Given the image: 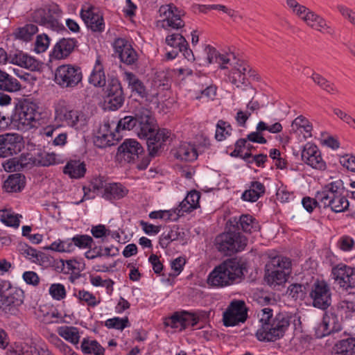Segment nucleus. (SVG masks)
I'll return each instance as SVG.
<instances>
[{
    "instance_id": "nucleus-11",
    "label": "nucleus",
    "mask_w": 355,
    "mask_h": 355,
    "mask_svg": "<svg viewBox=\"0 0 355 355\" xmlns=\"http://www.w3.org/2000/svg\"><path fill=\"white\" fill-rule=\"evenodd\" d=\"M147 154L141 145L134 139H125L117 149L116 156L128 163H133L136 166Z\"/></svg>"
},
{
    "instance_id": "nucleus-35",
    "label": "nucleus",
    "mask_w": 355,
    "mask_h": 355,
    "mask_svg": "<svg viewBox=\"0 0 355 355\" xmlns=\"http://www.w3.org/2000/svg\"><path fill=\"white\" fill-rule=\"evenodd\" d=\"M63 173L71 178L78 179L83 178L86 173V165L79 160H71L64 167Z\"/></svg>"
},
{
    "instance_id": "nucleus-62",
    "label": "nucleus",
    "mask_w": 355,
    "mask_h": 355,
    "mask_svg": "<svg viewBox=\"0 0 355 355\" xmlns=\"http://www.w3.org/2000/svg\"><path fill=\"white\" fill-rule=\"evenodd\" d=\"M18 159L20 164H21L22 170L36 166L35 157H33L31 153H22L18 157Z\"/></svg>"
},
{
    "instance_id": "nucleus-36",
    "label": "nucleus",
    "mask_w": 355,
    "mask_h": 355,
    "mask_svg": "<svg viewBox=\"0 0 355 355\" xmlns=\"http://www.w3.org/2000/svg\"><path fill=\"white\" fill-rule=\"evenodd\" d=\"M174 155L177 159L185 162L196 160L198 155L196 148L187 143L181 144Z\"/></svg>"
},
{
    "instance_id": "nucleus-42",
    "label": "nucleus",
    "mask_w": 355,
    "mask_h": 355,
    "mask_svg": "<svg viewBox=\"0 0 355 355\" xmlns=\"http://www.w3.org/2000/svg\"><path fill=\"white\" fill-rule=\"evenodd\" d=\"M69 239V243L72 245L73 251L75 250V247H78L80 249L89 248L94 243L93 238L87 234H76Z\"/></svg>"
},
{
    "instance_id": "nucleus-54",
    "label": "nucleus",
    "mask_w": 355,
    "mask_h": 355,
    "mask_svg": "<svg viewBox=\"0 0 355 355\" xmlns=\"http://www.w3.org/2000/svg\"><path fill=\"white\" fill-rule=\"evenodd\" d=\"M50 38L46 34L38 35L35 43V51L40 53L44 52L50 44Z\"/></svg>"
},
{
    "instance_id": "nucleus-10",
    "label": "nucleus",
    "mask_w": 355,
    "mask_h": 355,
    "mask_svg": "<svg viewBox=\"0 0 355 355\" xmlns=\"http://www.w3.org/2000/svg\"><path fill=\"white\" fill-rule=\"evenodd\" d=\"M233 60V58H232ZM230 70L228 71V80L236 87L243 86L248 87V80L245 78V72H248L250 77L259 80V77L255 71L250 69V66L244 60L236 58L235 61H231L227 64ZM224 74L227 75V70H224Z\"/></svg>"
},
{
    "instance_id": "nucleus-7",
    "label": "nucleus",
    "mask_w": 355,
    "mask_h": 355,
    "mask_svg": "<svg viewBox=\"0 0 355 355\" xmlns=\"http://www.w3.org/2000/svg\"><path fill=\"white\" fill-rule=\"evenodd\" d=\"M62 11L57 4L46 6L36 9L31 14V20L53 31H67L60 22Z\"/></svg>"
},
{
    "instance_id": "nucleus-19",
    "label": "nucleus",
    "mask_w": 355,
    "mask_h": 355,
    "mask_svg": "<svg viewBox=\"0 0 355 355\" xmlns=\"http://www.w3.org/2000/svg\"><path fill=\"white\" fill-rule=\"evenodd\" d=\"M134 116L139 128L137 132L138 136L141 135L146 136V132L150 133L152 128L157 127L154 114L149 109L141 107L135 111Z\"/></svg>"
},
{
    "instance_id": "nucleus-22",
    "label": "nucleus",
    "mask_w": 355,
    "mask_h": 355,
    "mask_svg": "<svg viewBox=\"0 0 355 355\" xmlns=\"http://www.w3.org/2000/svg\"><path fill=\"white\" fill-rule=\"evenodd\" d=\"M116 135L110 131V125L109 122H105L99 128L97 135L94 137V144L98 148H104L107 146L114 145V140L119 141V138L115 139Z\"/></svg>"
},
{
    "instance_id": "nucleus-26",
    "label": "nucleus",
    "mask_w": 355,
    "mask_h": 355,
    "mask_svg": "<svg viewBox=\"0 0 355 355\" xmlns=\"http://www.w3.org/2000/svg\"><path fill=\"white\" fill-rule=\"evenodd\" d=\"M340 310L331 309L329 311H326L323 315L322 324L327 334L338 332L342 329L340 323L341 314H339Z\"/></svg>"
},
{
    "instance_id": "nucleus-4",
    "label": "nucleus",
    "mask_w": 355,
    "mask_h": 355,
    "mask_svg": "<svg viewBox=\"0 0 355 355\" xmlns=\"http://www.w3.org/2000/svg\"><path fill=\"white\" fill-rule=\"evenodd\" d=\"M344 192L343 181L337 180L323 186L318 198L324 209L330 208L335 213L344 212L348 210L349 206Z\"/></svg>"
},
{
    "instance_id": "nucleus-56",
    "label": "nucleus",
    "mask_w": 355,
    "mask_h": 355,
    "mask_svg": "<svg viewBox=\"0 0 355 355\" xmlns=\"http://www.w3.org/2000/svg\"><path fill=\"white\" fill-rule=\"evenodd\" d=\"M223 325L225 327H234L241 323L239 317L233 312L226 309L223 313Z\"/></svg>"
},
{
    "instance_id": "nucleus-14",
    "label": "nucleus",
    "mask_w": 355,
    "mask_h": 355,
    "mask_svg": "<svg viewBox=\"0 0 355 355\" xmlns=\"http://www.w3.org/2000/svg\"><path fill=\"white\" fill-rule=\"evenodd\" d=\"M24 148V139L17 133L0 135V157L17 155Z\"/></svg>"
},
{
    "instance_id": "nucleus-52",
    "label": "nucleus",
    "mask_w": 355,
    "mask_h": 355,
    "mask_svg": "<svg viewBox=\"0 0 355 355\" xmlns=\"http://www.w3.org/2000/svg\"><path fill=\"white\" fill-rule=\"evenodd\" d=\"M137 124L135 116H126L118 121L115 130L117 132H119L120 130H132Z\"/></svg>"
},
{
    "instance_id": "nucleus-43",
    "label": "nucleus",
    "mask_w": 355,
    "mask_h": 355,
    "mask_svg": "<svg viewBox=\"0 0 355 355\" xmlns=\"http://www.w3.org/2000/svg\"><path fill=\"white\" fill-rule=\"evenodd\" d=\"M227 310L234 313L243 323L248 318V309L246 304L243 300H234L228 306Z\"/></svg>"
},
{
    "instance_id": "nucleus-21",
    "label": "nucleus",
    "mask_w": 355,
    "mask_h": 355,
    "mask_svg": "<svg viewBox=\"0 0 355 355\" xmlns=\"http://www.w3.org/2000/svg\"><path fill=\"white\" fill-rule=\"evenodd\" d=\"M77 44L74 38H62L55 44L50 56L56 60L65 59L73 51Z\"/></svg>"
},
{
    "instance_id": "nucleus-1",
    "label": "nucleus",
    "mask_w": 355,
    "mask_h": 355,
    "mask_svg": "<svg viewBox=\"0 0 355 355\" xmlns=\"http://www.w3.org/2000/svg\"><path fill=\"white\" fill-rule=\"evenodd\" d=\"M261 313V326L255 334L257 339L261 342H275L282 338L290 326L291 318L282 312L274 316L273 310L269 307L263 309Z\"/></svg>"
},
{
    "instance_id": "nucleus-20",
    "label": "nucleus",
    "mask_w": 355,
    "mask_h": 355,
    "mask_svg": "<svg viewBox=\"0 0 355 355\" xmlns=\"http://www.w3.org/2000/svg\"><path fill=\"white\" fill-rule=\"evenodd\" d=\"M80 17L87 28L94 32H102L105 28L103 17L96 11L94 6L83 8L80 11Z\"/></svg>"
},
{
    "instance_id": "nucleus-61",
    "label": "nucleus",
    "mask_w": 355,
    "mask_h": 355,
    "mask_svg": "<svg viewBox=\"0 0 355 355\" xmlns=\"http://www.w3.org/2000/svg\"><path fill=\"white\" fill-rule=\"evenodd\" d=\"M3 167L4 170L8 172L23 171L21 164H20L18 157H13L6 160L3 163Z\"/></svg>"
},
{
    "instance_id": "nucleus-59",
    "label": "nucleus",
    "mask_w": 355,
    "mask_h": 355,
    "mask_svg": "<svg viewBox=\"0 0 355 355\" xmlns=\"http://www.w3.org/2000/svg\"><path fill=\"white\" fill-rule=\"evenodd\" d=\"M112 46L115 53H117L119 56L120 54H122L123 51L128 50V48H130L132 45L128 40H125V38L119 37L114 41Z\"/></svg>"
},
{
    "instance_id": "nucleus-44",
    "label": "nucleus",
    "mask_w": 355,
    "mask_h": 355,
    "mask_svg": "<svg viewBox=\"0 0 355 355\" xmlns=\"http://www.w3.org/2000/svg\"><path fill=\"white\" fill-rule=\"evenodd\" d=\"M36 166H49L56 164V155L53 153H49L46 151L40 150L35 155Z\"/></svg>"
},
{
    "instance_id": "nucleus-60",
    "label": "nucleus",
    "mask_w": 355,
    "mask_h": 355,
    "mask_svg": "<svg viewBox=\"0 0 355 355\" xmlns=\"http://www.w3.org/2000/svg\"><path fill=\"white\" fill-rule=\"evenodd\" d=\"M355 245L354 239L347 235L341 236L338 241L339 248L345 252L351 251Z\"/></svg>"
},
{
    "instance_id": "nucleus-34",
    "label": "nucleus",
    "mask_w": 355,
    "mask_h": 355,
    "mask_svg": "<svg viewBox=\"0 0 355 355\" xmlns=\"http://www.w3.org/2000/svg\"><path fill=\"white\" fill-rule=\"evenodd\" d=\"M108 185L107 183L106 178L105 176L99 175L98 177L93 178L90 181L89 187H83V189L84 191V196L83 198L78 201L75 202L76 205H79L85 200V196L87 195L88 192L92 191L96 193L97 195L101 196V192H103V190Z\"/></svg>"
},
{
    "instance_id": "nucleus-29",
    "label": "nucleus",
    "mask_w": 355,
    "mask_h": 355,
    "mask_svg": "<svg viewBox=\"0 0 355 355\" xmlns=\"http://www.w3.org/2000/svg\"><path fill=\"white\" fill-rule=\"evenodd\" d=\"M107 94L103 98V108L114 111L120 108L124 102L123 90H107Z\"/></svg>"
},
{
    "instance_id": "nucleus-5",
    "label": "nucleus",
    "mask_w": 355,
    "mask_h": 355,
    "mask_svg": "<svg viewBox=\"0 0 355 355\" xmlns=\"http://www.w3.org/2000/svg\"><path fill=\"white\" fill-rule=\"evenodd\" d=\"M15 109L12 115L14 129L27 131L35 126L40 119L38 107L28 99L21 97L15 99Z\"/></svg>"
},
{
    "instance_id": "nucleus-30",
    "label": "nucleus",
    "mask_w": 355,
    "mask_h": 355,
    "mask_svg": "<svg viewBox=\"0 0 355 355\" xmlns=\"http://www.w3.org/2000/svg\"><path fill=\"white\" fill-rule=\"evenodd\" d=\"M130 98L140 104L153 103L158 105L159 103L157 90H131Z\"/></svg>"
},
{
    "instance_id": "nucleus-50",
    "label": "nucleus",
    "mask_w": 355,
    "mask_h": 355,
    "mask_svg": "<svg viewBox=\"0 0 355 355\" xmlns=\"http://www.w3.org/2000/svg\"><path fill=\"white\" fill-rule=\"evenodd\" d=\"M227 128H230V130H232V128L229 123L223 120H219L218 121L215 134V138L217 141H221L225 139L227 136L231 135L230 132Z\"/></svg>"
},
{
    "instance_id": "nucleus-40",
    "label": "nucleus",
    "mask_w": 355,
    "mask_h": 355,
    "mask_svg": "<svg viewBox=\"0 0 355 355\" xmlns=\"http://www.w3.org/2000/svg\"><path fill=\"white\" fill-rule=\"evenodd\" d=\"M334 355H355V338L340 340L336 345Z\"/></svg>"
},
{
    "instance_id": "nucleus-15",
    "label": "nucleus",
    "mask_w": 355,
    "mask_h": 355,
    "mask_svg": "<svg viewBox=\"0 0 355 355\" xmlns=\"http://www.w3.org/2000/svg\"><path fill=\"white\" fill-rule=\"evenodd\" d=\"M8 292L3 299H0V311L6 314L17 315L19 312V306L24 302V291L14 286Z\"/></svg>"
},
{
    "instance_id": "nucleus-2",
    "label": "nucleus",
    "mask_w": 355,
    "mask_h": 355,
    "mask_svg": "<svg viewBox=\"0 0 355 355\" xmlns=\"http://www.w3.org/2000/svg\"><path fill=\"white\" fill-rule=\"evenodd\" d=\"M244 263L236 258L227 259L209 272L207 283L210 287L224 288L240 283L245 277Z\"/></svg>"
},
{
    "instance_id": "nucleus-64",
    "label": "nucleus",
    "mask_w": 355,
    "mask_h": 355,
    "mask_svg": "<svg viewBox=\"0 0 355 355\" xmlns=\"http://www.w3.org/2000/svg\"><path fill=\"white\" fill-rule=\"evenodd\" d=\"M340 164L347 170L355 172V156L345 155L340 158Z\"/></svg>"
},
{
    "instance_id": "nucleus-9",
    "label": "nucleus",
    "mask_w": 355,
    "mask_h": 355,
    "mask_svg": "<svg viewBox=\"0 0 355 355\" xmlns=\"http://www.w3.org/2000/svg\"><path fill=\"white\" fill-rule=\"evenodd\" d=\"M309 297L313 307L326 311L331 304L332 293L329 284L324 280L316 279L309 290Z\"/></svg>"
},
{
    "instance_id": "nucleus-16",
    "label": "nucleus",
    "mask_w": 355,
    "mask_h": 355,
    "mask_svg": "<svg viewBox=\"0 0 355 355\" xmlns=\"http://www.w3.org/2000/svg\"><path fill=\"white\" fill-rule=\"evenodd\" d=\"M83 75L79 67L62 65L55 71V80L62 87H76L82 80Z\"/></svg>"
},
{
    "instance_id": "nucleus-32",
    "label": "nucleus",
    "mask_w": 355,
    "mask_h": 355,
    "mask_svg": "<svg viewBox=\"0 0 355 355\" xmlns=\"http://www.w3.org/2000/svg\"><path fill=\"white\" fill-rule=\"evenodd\" d=\"M25 176L21 173L10 175L3 183V189L6 192H20L26 185Z\"/></svg>"
},
{
    "instance_id": "nucleus-17",
    "label": "nucleus",
    "mask_w": 355,
    "mask_h": 355,
    "mask_svg": "<svg viewBox=\"0 0 355 355\" xmlns=\"http://www.w3.org/2000/svg\"><path fill=\"white\" fill-rule=\"evenodd\" d=\"M302 160L313 168L324 171L327 168L326 162L323 160L318 147L312 143H306L301 153Z\"/></svg>"
},
{
    "instance_id": "nucleus-13",
    "label": "nucleus",
    "mask_w": 355,
    "mask_h": 355,
    "mask_svg": "<svg viewBox=\"0 0 355 355\" xmlns=\"http://www.w3.org/2000/svg\"><path fill=\"white\" fill-rule=\"evenodd\" d=\"M199 316L196 313L187 311H175L173 315L166 318V326L173 329H179L182 331L189 327H195L199 322Z\"/></svg>"
},
{
    "instance_id": "nucleus-58",
    "label": "nucleus",
    "mask_w": 355,
    "mask_h": 355,
    "mask_svg": "<svg viewBox=\"0 0 355 355\" xmlns=\"http://www.w3.org/2000/svg\"><path fill=\"white\" fill-rule=\"evenodd\" d=\"M123 80L128 83V86L131 89H143L142 82L137 77L136 75L131 72H125Z\"/></svg>"
},
{
    "instance_id": "nucleus-24",
    "label": "nucleus",
    "mask_w": 355,
    "mask_h": 355,
    "mask_svg": "<svg viewBox=\"0 0 355 355\" xmlns=\"http://www.w3.org/2000/svg\"><path fill=\"white\" fill-rule=\"evenodd\" d=\"M8 62L31 71H34L38 67V62L35 59L19 50L10 51L8 53Z\"/></svg>"
},
{
    "instance_id": "nucleus-39",
    "label": "nucleus",
    "mask_w": 355,
    "mask_h": 355,
    "mask_svg": "<svg viewBox=\"0 0 355 355\" xmlns=\"http://www.w3.org/2000/svg\"><path fill=\"white\" fill-rule=\"evenodd\" d=\"M58 335L73 345H77L80 340L79 330L73 326H62L58 329Z\"/></svg>"
},
{
    "instance_id": "nucleus-63",
    "label": "nucleus",
    "mask_w": 355,
    "mask_h": 355,
    "mask_svg": "<svg viewBox=\"0 0 355 355\" xmlns=\"http://www.w3.org/2000/svg\"><path fill=\"white\" fill-rule=\"evenodd\" d=\"M91 233L94 238L100 239L110 236L111 231L107 229L105 225L99 224L92 227Z\"/></svg>"
},
{
    "instance_id": "nucleus-55",
    "label": "nucleus",
    "mask_w": 355,
    "mask_h": 355,
    "mask_svg": "<svg viewBox=\"0 0 355 355\" xmlns=\"http://www.w3.org/2000/svg\"><path fill=\"white\" fill-rule=\"evenodd\" d=\"M49 293L54 300H61L66 297V290L61 284H53L49 288Z\"/></svg>"
},
{
    "instance_id": "nucleus-37",
    "label": "nucleus",
    "mask_w": 355,
    "mask_h": 355,
    "mask_svg": "<svg viewBox=\"0 0 355 355\" xmlns=\"http://www.w3.org/2000/svg\"><path fill=\"white\" fill-rule=\"evenodd\" d=\"M80 349L85 355H104L105 349L96 340L84 338L81 342Z\"/></svg>"
},
{
    "instance_id": "nucleus-28",
    "label": "nucleus",
    "mask_w": 355,
    "mask_h": 355,
    "mask_svg": "<svg viewBox=\"0 0 355 355\" xmlns=\"http://www.w3.org/2000/svg\"><path fill=\"white\" fill-rule=\"evenodd\" d=\"M128 192L129 190L121 183H108L103 192H101V197L110 201L118 200L125 197Z\"/></svg>"
},
{
    "instance_id": "nucleus-51",
    "label": "nucleus",
    "mask_w": 355,
    "mask_h": 355,
    "mask_svg": "<svg viewBox=\"0 0 355 355\" xmlns=\"http://www.w3.org/2000/svg\"><path fill=\"white\" fill-rule=\"evenodd\" d=\"M320 193V190L318 191L315 194V198L309 196L304 197L302 200L303 207L309 212L312 213L315 208L321 209L322 205L318 200V195Z\"/></svg>"
},
{
    "instance_id": "nucleus-48",
    "label": "nucleus",
    "mask_w": 355,
    "mask_h": 355,
    "mask_svg": "<svg viewBox=\"0 0 355 355\" xmlns=\"http://www.w3.org/2000/svg\"><path fill=\"white\" fill-rule=\"evenodd\" d=\"M44 250H51L58 252H71L73 248L69 239L60 240L53 241L49 246L44 248Z\"/></svg>"
},
{
    "instance_id": "nucleus-18",
    "label": "nucleus",
    "mask_w": 355,
    "mask_h": 355,
    "mask_svg": "<svg viewBox=\"0 0 355 355\" xmlns=\"http://www.w3.org/2000/svg\"><path fill=\"white\" fill-rule=\"evenodd\" d=\"M227 224L236 232L242 230L248 234L259 232L261 230L259 221L253 216L248 214H241L239 218L236 216L232 217L228 220Z\"/></svg>"
},
{
    "instance_id": "nucleus-25",
    "label": "nucleus",
    "mask_w": 355,
    "mask_h": 355,
    "mask_svg": "<svg viewBox=\"0 0 355 355\" xmlns=\"http://www.w3.org/2000/svg\"><path fill=\"white\" fill-rule=\"evenodd\" d=\"M166 44L180 51L187 60H190L191 57L193 56L192 51L189 48L188 42L180 33L168 35L166 37Z\"/></svg>"
},
{
    "instance_id": "nucleus-12",
    "label": "nucleus",
    "mask_w": 355,
    "mask_h": 355,
    "mask_svg": "<svg viewBox=\"0 0 355 355\" xmlns=\"http://www.w3.org/2000/svg\"><path fill=\"white\" fill-rule=\"evenodd\" d=\"M159 13L162 18L159 22L161 23L163 28L179 29L184 26V21L182 19V17L184 16L185 12L175 5L171 3L160 6Z\"/></svg>"
},
{
    "instance_id": "nucleus-41",
    "label": "nucleus",
    "mask_w": 355,
    "mask_h": 355,
    "mask_svg": "<svg viewBox=\"0 0 355 355\" xmlns=\"http://www.w3.org/2000/svg\"><path fill=\"white\" fill-rule=\"evenodd\" d=\"M29 349H24V348L20 349H9L6 352V355H53L51 351L46 347H40L39 348L28 347Z\"/></svg>"
},
{
    "instance_id": "nucleus-49",
    "label": "nucleus",
    "mask_w": 355,
    "mask_h": 355,
    "mask_svg": "<svg viewBox=\"0 0 355 355\" xmlns=\"http://www.w3.org/2000/svg\"><path fill=\"white\" fill-rule=\"evenodd\" d=\"M0 89H20L19 81L0 70Z\"/></svg>"
},
{
    "instance_id": "nucleus-45",
    "label": "nucleus",
    "mask_w": 355,
    "mask_h": 355,
    "mask_svg": "<svg viewBox=\"0 0 355 355\" xmlns=\"http://www.w3.org/2000/svg\"><path fill=\"white\" fill-rule=\"evenodd\" d=\"M37 31L38 28L35 24H27L24 26L19 28L15 35L17 38L24 41H30Z\"/></svg>"
},
{
    "instance_id": "nucleus-33",
    "label": "nucleus",
    "mask_w": 355,
    "mask_h": 355,
    "mask_svg": "<svg viewBox=\"0 0 355 355\" xmlns=\"http://www.w3.org/2000/svg\"><path fill=\"white\" fill-rule=\"evenodd\" d=\"M354 268L344 263H338L331 270L333 279L344 289Z\"/></svg>"
},
{
    "instance_id": "nucleus-6",
    "label": "nucleus",
    "mask_w": 355,
    "mask_h": 355,
    "mask_svg": "<svg viewBox=\"0 0 355 355\" xmlns=\"http://www.w3.org/2000/svg\"><path fill=\"white\" fill-rule=\"evenodd\" d=\"M291 259L288 257L277 255L272 257L266 265L265 278L268 284L282 285L289 277L292 270Z\"/></svg>"
},
{
    "instance_id": "nucleus-8",
    "label": "nucleus",
    "mask_w": 355,
    "mask_h": 355,
    "mask_svg": "<svg viewBox=\"0 0 355 355\" xmlns=\"http://www.w3.org/2000/svg\"><path fill=\"white\" fill-rule=\"evenodd\" d=\"M248 243V239L240 232L232 230L229 225V230L216 236L215 245L216 249L226 256H231L245 249Z\"/></svg>"
},
{
    "instance_id": "nucleus-57",
    "label": "nucleus",
    "mask_w": 355,
    "mask_h": 355,
    "mask_svg": "<svg viewBox=\"0 0 355 355\" xmlns=\"http://www.w3.org/2000/svg\"><path fill=\"white\" fill-rule=\"evenodd\" d=\"M121 61L127 64H132L137 60V54L135 49L131 46L126 50L120 54L119 56Z\"/></svg>"
},
{
    "instance_id": "nucleus-31",
    "label": "nucleus",
    "mask_w": 355,
    "mask_h": 355,
    "mask_svg": "<svg viewBox=\"0 0 355 355\" xmlns=\"http://www.w3.org/2000/svg\"><path fill=\"white\" fill-rule=\"evenodd\" d=\"M200 193L196 190L189 191L184 199L180 202L179 211L191 213L200 207Z\"/></svg>"
},
{
    "instance_id": "nucleus-46",
    "label": "nucleus",
    "mask_w": 355,
    "mask_h": 355,
    "mask_svg": "<svg viewBox=\"0 0 355 355\" xmlns=\"http://www.w3.org/2000/svg\"><path fill=\"white\" fill-rule=\"evenodd\" d=\"M105 326L108 329L122 331L125 328L130 327V322L127 316L124 318L114 317L113 318L107 319L105 322Z\"/></svg>"
},
{
    "instance_id": "nucleus-53",
    "label": "nucleus",
    "mask_w": 355,
    "mask_h": 355,
    "mask_svg": "<svg viewBox=\"0 0 355 355\" xmlns=\"http://www.w3.org/2000/svg\"><path fill=\"white\" fill-rule=\"evenodd\" d=\"M74 296H76L80 302H86L89 306L92 307L96 306L100 302L99 301H96L94 295L85 290H80L78 294L74 293Z\"/></svg>"
},
{
    "instance_id": "nucleus-23",
    "label": "nucleus",
    "mask_w": 355,
    "mask_h": 355,
    "mask_svg": "<svg viewBox=\"0 0 355 355\" xmlns=\"http://www.w3.org/2000/svg\"><path fill=\"white\" fill-rule=\"evenodd\" d=\"M205 51L207 54V59L209 63L216 62L220 65L222 70H228L229 67L227 64L232 61L236 60V56L234 53H227L225 55L219 53L216 49L210 45L205 47Z\"/></svg>"
},
{
    "instance_id": "nucleus-3",
    "label": "nucleus",
    "mask_w": 355,
    "mask_h": 355,
    "mask_svg": "<svg viewBox=\"0 0 355 355\" xmlns=\"http://www.w3.org/2000/svg\"><path fill=\"white\" fill-rule=\"evenodd\" d=\"M151 132H146L147 135L138 136L140 139L146 141L148 154L143 157L137 168L143 171L147 168L153 158L159 156L164 151L167 144H170L172 139L171 130L166 128H152Z\"/></svg>"
},
{
    "instance_id": "nucleus-47",
    "label": "nucleus",
    "mask_w": 355,
    "mask_h": 355,
    "mask_svg": "<svg viewBox=\"0 0 355 355\" xmlns=\"http://www.w3.org/2000/svg\"><path fill=\"white\" fill-rule=\"evenodd\" d=\"M89 83L94 87H102L105 85V76L101 67L99 66L98 69L95 68L93 70L89 78Z\"/></svg>"
},
{
    "instance_id": "nucleus-27",
    "label": "nucleus",
    "mask_w": 355,
    "mask_h": 355,
    "mask_svg": "<svg viewBox=\"0 0 355 355\" xmlns=\"http://www.w3.org/2000/svg\"><path fill=\"white\" fill-rule=\"evenodd\" d=\"M80 113L77 110H67L64 107H57L55 110V119L61 122H65L67 125L78 129Z\"/></svg>"
},
{
    "instance_id": "nucleus-38",
    "label": "nucleus",
    "mask_w": 355,
    "mask_h": 355,
    "mask_svg": "<svg viewBox=\"0 0 355 355\" xmlns=\"http://www.w3.org/2000/svg\"><path fill=\"white\" fill-rule=\"evenodd\" d=\"M309 287L310 284L309 283H295L288 287L286 293L293 300L303 301L309 293Z\"/></svg>"
}]
</instances>
